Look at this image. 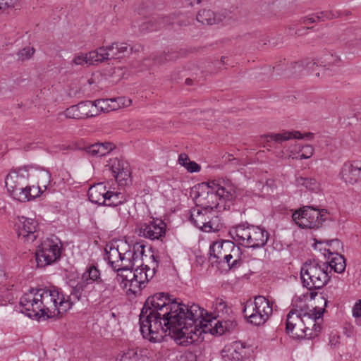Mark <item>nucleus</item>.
<instances>
[{
	"instance_id": "4468645a",
	"label": "nucleus",
	"mask_w": 361,
	"mask_h": 361,
	"mask_svg": "<svg viewBox=\"0 0 361 361\" xmlns=\"http://www.w3.org/2000/svg\"><path fill=\"white\" fill-rule=\"evenodd\" d=\"M41 305L38 288L30 289L27 293H24L20 299L22 313L32 319L42 318Z\"/></svg>"
},
{
	"instance_id": "f8f14e48",
	"label": "nucleus",
	"mask_w": 361,
	"mask_h": 361,
	"mask_svg": "<svg viewBox=\"0 0 361 361\" xmlns=\"http://www.w3.org/2000/svg\"><path fill=\"white\" fill-rule=\"evenodd\" d=\"M216 212L197 207L190 210L189 220L196 227L204 232L219 231L222 224Z\"/></svg>"
},
{
	"instance_id": "c9c22d12",
	"label": "nucleus",
	"mask_w": 361,
	"mask_h": 361,
	"mask_svg": "<svg viewBox=\"0 0 361 361\" xmlns=\"http://www.w3.org/2000/svg\"><path fill=\"white\" fill-rule=\"evenodd\" d=\"M212 307L216 317H222L228 313V306L226 302L221 298H216L213 302Z\"/></svg>"
},
{
	"instance_id": "13d9d810",
	"label": "nucleus",
	"mask_w": 361,
	"mask_h": 361,
	"mask_svg": "<svg viewBox=\"0 0 361 361\" xmlns=\"http://www.w3.org/2000/svg\"><path fill=\"white\" fill-rule=\"evenodd\" d=\"M307 137H312V133H308L305 135Z\"/></svg>"
},
{
	"instance_id": "6ab92c4d",
	"label": "nucleus",
	"mask_w": 361,
	"mask_h": 361,
	"mask_svg": "<svg viewBox=\"0 0 361 361\" xmlns=\"http://www.w3.org/2000/svg\"><path fill=\"white\" fill-rule=\"evenodd\" d=\"M100 272L94 266H90L82 276V281L74 288L72 295L76 300H79L82 291L91 282L96 281L99 279Z\"/></svg>"
},
{
	"instance_id": "864d4df0",
	"label": "nucleus",
	"mask_w": 361,
	"mask_h": 361,
	"mask_svg": "<svg viewBox=\"0 0 361 361\" xmlns=\"http://www.w3.org/2000/svg\"><path fill=\"white\" fill-rule=\"evenodd\" d=\"M115 290V286L112 284H106V289L104 290L105 292L107 290L109 293H112Z\"/></svg>"
},
{
	"instance_id": "423d86ee",
	"label": "nucleus",
	"mask_w": 361,
	"mask_h": 361,
	"mask_svg": "<svg viewBox=\"0 0 361 361\" xmlns=\"http://www.w3.org/2000/svg\"><path fill=\"white\" fill-rule=\"evenodd\" d=\"M229 233L238 244L253 249L264 247L269 239V233L265 229L247 224L233 227Z\"/></svg>"
},
{
	"instance_id": "3c124183",
	"label": "nucleus",
	"mask_w": 361,
	"mask_h": 361,
	"mask_svg": "<svg viewBox=\"0 0 361 361\" xmlns=\"http://www.w3.org/2000/svg\"><path fill=\"white\" fill-rule=\"evenodd\" d=\"M202 0H183V4L186 6H193L196 4H199Z\"/></svg>"
},
{
	"instance_id": "7ed1b4c3",
	"label": "nucleus",
	"mask_w": 361,
	"mask_h": 361,
	"mask_svg": "<svg viewBox=\"0 0 361 361\" xmlns=\"http://www.w3.org/2000/svg\"><path fill=\"white\" fill-rule=\"evenodd\" d=\"M324 255L329 262H319L316 259L307 261L302 267L300 277L302 284L309 290L319 289L330 280L328 269L337 273L345 271L346 264L344 257L337 252L325 249Z\"/></svg>"
},
{
	"instance_id": "8fccbe9b",
	"label": "nucleus",
	"mask_w": 361,
	"mask_h": 361,
	"mask_svg": "<svg viewBox=\"0 0 361 361\" xmlns=\"http://www.w3.org/2000/svg\"><path fill=\"white\" fill-rule=\"evenodd\" d=\"M317 14H312L311 16H305L302 18V23L304 24H310L317 22Z\"/></svg>"
},
{
	"instance_id": "603ef678",
	"label": "nucleus",
	"mask_w": 361,
	"mask_h": 361,
	"mask_svg": "<svg viewBox=\"0 0 361 361\" xmlns=\"http://www.w3.org/2000/svg\"><path fill=\"white\" fill-rule=\"evenodd\" d=\"M327 244L329 246H331L332 245H335L336 247H340L341 246V242L338 239H333V240H329L327 242Z\"/></svg>"
},
{
	"instance_id": "a211bd4d",
	"label": "nucleus",
	"mask_w": 361,
	"mask_h": 361,
	"mask_svg": "<svg viewBox=\"0 0 361 361\" xmlns=\"http://www.w3.org/2000/svg\"><path fill=\"white\" fill-rule=\"evenodd\" d=\"M339 175L341 179L347 185H353L361 181V160L345 162Z\"/></svg>"
},
{
	"instance_id": "de8ad7c7",
	"label": "nucleus",
	"mask_w": 361,
	"mask_h": 361,
	"mask_svg": "<svg viewBox=\"0 0 361 361\" xmlns=\"http://www.w3.org/2000/svg\"><path fill=\"white\" fill-rule=\"evenodd\" d=\"M336 16L331 11H323L317 14L318 21H324L335 18Z\"/></svg>"
},
{
	"instance_id": "1a4fd4ad",
	"label": "nucleus",
	"mask_w": 361,
	"mask_h": 361,
	"mask_svg": "<svg viewBox=\"0 0 361 361\" xmlns=\"http://www.w3.org/2000/svg\"><path fill=\"white\" fill-rule=\"evenodd\" d=\"M272 312V303L262 295L256 296L254 301H247L243 308V314L247 322L255 326L265 324Z\"/></svg>"
},
{
	"instance_id": "6e6552de",
	"label": "nucleus",
	"mask_w": 361,
	"mask_h": 361,
	"mask_svg": "<svg viewBox=\"0 0 361 361\" xmlns=\"http://www.w3.org/2000/svg\"><path fill=\"white\" fill-rule=\"evenodd\" d=\"M324 310L319 309L313 313L306 312L302 308H293L289 311L286 320V332L295 339H303L305 325L315 326V320L322 318Z\"/></svg>"
},
{
	"instance_id": "09e8293b",
	"label": "nucleus",
	"mask_w": 361,
	"mask_h": 361,
	"mask_svg": "<svg viewBox=\"0 0 361 361\" xmlns=\"http://www.w3.org/2000/svg\"><path fill=\"white\" fill-rule=\"evenodd\" d=\"M353 316L356 318L361 317V300H359L353 307Z\"/></svg>"
},
{
	"instance_id": "49530a36",
	"label": "nucleus",
	"mask_w": 361,
	"mask_h": 361,
	"mask_svg": "<svg viewBox=\"0 0 361 361\" xmlns=\"http://www.w3.org/2000/svg\"><path fill=\"white\" fill-rule=\"evenodd\" d=\"M116 102L118 105V109L121 108L128 107L132 104V100L130 98L125 97L116 98Z\"/></svg>"
},
{
	"instance_id": "6e6d98bb",
	"label": "nucleus",
	"mask_w": 361,
	"mask_h": 361,
	"mask_svg": "<svg viewBox=\"0 0 361 361\" xmlns=\"http://www.w3.org/2000/svg\"><path fill=\"white\" fill-rule=\"evenodd\" d=\"M315 64H317V63L314 61V62L307 63L306 66L307 68H311L312 66H314Z\"/></svg>"
},
{
	"instance_id": "2eb2a0df",
	"label": "nucleus",
	"mask_w": 361,
	"mask_h": 361,
	"mask_svg": "<svg viewBox=\"0 0 361 361\" xmlns=\"http://www.w3.org/2000/svg\"><path fill=\"white\" fill-rule=\"evenodd\" d=\"M138 235L152 240H161L164 237L166 225L159 219H153L148 222H141L137 225Z\"/></svg>"
},
{
	"instance_id": "cd10ccee",
	"label": "nucleus",
	"mask_w": 361,
	"mask_h": 361,
	"mask_svg": "<svg viewBox=\"0 0 361 361\" xmlns=\"http://www.w3.org/2000/svg\"><path fill=\"white\" fill-rule=\"evenodd\" d=\"M321 66H323L326 69L335 70L336 68L341 66L342 61L336 54L331 52L325 53L321 58Z\"/></svg>"
},
{
	"instance_id": "72a5a7b5",
	"label": "nucleus",
	"mask_w": 361,
	"mask_h": 361,
	"mask_svg": "<svg viewBox=\"0 0 361 361\" xmlns=\"http://www.w3.org/2000/svg\"><path fill=\"white\" fill-rule=\"evenodd\" d=\"M126 201L124 195L121 192H114L108 190L106 195V206L116 207L123 204Z\"/></svg>"
},
{
	"instance_id": "a19ab883",
	"label": "nucleus",
	"mask_w": 361,
	"mask_h": 361,
	"mask_svg": "<svg viewBox=\"0 0 361 361\" xmlns=\"http://www.w3.org/2000/svg\"><path fill=\"white\" fill-rule=\"evenodd\" d=\"M35 52V49L33 47H26L19 50L17 53V57L18 61H24L28 60L32 57Z\"/></svg>"
},
{
	"instance_id": "412c9836",
	"label": "nucleus",
	"mask_w": 361,
	"mask_h": 361,
	"mask_svg": "<svg viewBox=\"0 0 361 361\" xmlns=\"http://www.w3.org/2000/svg\"><path fill=\"white\" fill-rule=\"evenodd\" d=\"M226 245L228 248H231V252L229 254L224 253L223 255H218L217 260L220 262L223 260L230 268L238 267L241 264L240 247L235 246L233 243L228 241L226 242Z\"/></svg>"
},
{
	"instance_id": "5fc2aeb1",
	"label": "nucleus",
	"mask_w": 361,
	"mask_h": 361,
	"mask_svg": "<svg viewBox=\"0 0 361 361\" xmlns=\"http://www.w3.org/2000/svg\"><path fill=\"white\" fill-rule=\"evenodd\" d=\"M36 188V190H31V193H32V194L37 193V196H38V195H39V192H42V190H39L38 189V186H37V188Z\"/></svg>"
},
{
	"instance_id": "79ce46f5",
	"label": "nucleus",
	"mask_w": 361,
	"mask_h": 361,
	"mask_svg": "<svg viewBox=\"0 0 361 361\" xmlns=\"http://www.w3.org/2000/svg\"><path fill=\"white\" fill-rule=\"evenodd\" d=\"M224 246H227L226 245V242L222 243H214L212 247H210V255L214 258L217 259L218 255H223L224 253H226Z\"/></svg>"
},
{
	"instance_id": "4be33fe9",
	"label": "nucleus",
	"mask_w": 361,
	"mask_h": 361,
	"mask_svg": "<svg viewBox=\"0 0 361 361\" xmlns=\"http://www.w3.org/2000/svg\"><path fill=\"white\" fill-rule=\"evenodd\" d=\"M226 16V11L216 13L211 10L203 9L198 12L197 20L202 25H214L223 21Z\"/></svg>"
},
{
	"instance_id": "dca6fc26",
	"label": "nucleus",
	"mask_w": 361,
	"mask_h": 361,
	"mask_svg": "<svg viewBox=\"0 0 361 361\" xmlns=\"http://www.w3.org/2000/svg\"><path fill=\"white\" fill-rule=\"evenodd\" d=\"M128 51V45L126 43H113L107 47H101L97 50L92 51L90 58H97L98 63L105 61L119 59Z\"/></svg>"
},
{
	"instance_id": "39448f33",
	"label": "nucleus",
	"mask_w": 361,
	"mask_h": 361,
	"mask_svg": "<svg viewBox=\"0 0 361 361\" xmlns=\"http://www.w3.org/2000/svg\"><path fill=\"white\" fill-rule=\"evenodd\" d=\"M152 262L151 267L137 264L134 271H127L126 274H117L116 280L126 292L136 294L145 287L146 283L152 279L158 267V259L154 255H151Z\"/></svg>"
},
{
	"instance_id": "bf43d9fd",
	"label": "nucleus",
	"mask_w": 361,
	"mask_h": 361,
	"mask_svg": "<svg viewBox=\"0 0 361 361\" xmlns=\"http://www.w3.org/2000/svg\"><path fill=\"white\" fill-rule=\"evenodd\" d=\"M326 302H327V300L325 299V300H324V304H325V306L326 305Z\"/></svg>"
},
{
	"instance_id": "473e14b6",
	"label": "nucleus",
	"mask_w": 361,
	"mask_h": 361,
	"mask_svg": "<svg viewBox=\"0 0 361 361\" xmlns=\"http://www.w3.org/2000/svg\"><path fill=\"white\" fill-rule=\"evenodd\" d=\"M296 184L313 192H316L319 189V182L312 178L298 177L296 178Z\"/></svg>"
},
{
	"instance_id": "58836bf2",
	"label": "nucleus",
	"mask_w": 361,
	"mask_h": 361,
	"mask_svg": "<svg viewBox=\"0 0 361 361\" xmlns=\"http://www.w3.org/2000/svg\"><path fill=\"white\" fill-rule=\"evenodd\" d=\"M320 330L321 326L318 323H317V320H315V326L305 325V329L303 331L304 334H305V336L303 337V338H314V337L317 336Z\"/></svg>"
},
{
	"instance_id": "0eeeda50",
	"label": "nucleus",
	"mask_w": 361,
	"mask_h": 361,
	"mask_svg": "<svg viewBox=\"0 0 361 361\" xmlns=\"http://www.w3.org/2000/svg\"><path fill=\"white\" fill-rule=\"evenodd\" d=\"M28 171L26 166L11 171L5 178L8 192L15 200L25 202L37 197V193L32 194L31 190H36L35 186H28L27 179Z\"/></svg>"
},
{
	"instance_id": "4c0bfd02",
	"label": "nucleus",
	"mask_w": 361,
	"mask_h": 361,
	"mask_svg": "<svg viewBox=\"0 0 361 361\" xmlns=\"http://www.w3.org/2000/svg\"><path fill=\"white\" fill-rule=\"evenodd\" d=\"M92 51L86 54H80L74 57L73 60V63L75 65H83L84 63H89L90 65L94 64L95 63H98L97 58H93L92 59L90 58V54Z\"/></svg>"
},
{
	"instance_id": "f03ea898",
	"label": "nucleus",
	"mask_w": 361,
	"mask_h": 361,
	"mask_svg": "<svg viewBox=\"0 0 361 361\" xmlns=\"http://www.w3.org/2000/svg\"><path fill=\"white\" fill-rule=\"evenodd\" d=\"M192 192L197 207L220 212L233 205L236 187L229 180H214L198 184Z\"/></svg>"
},
{
	"instance_id": "37998d69",
	"label": "nucleus",
	"mask_w": 361,
	"mask_h": 361,
	"mask_svg": "<svg viewBox=\"0 0 361 361\" xmlns=\"http://www.w3.org/2000/svg\"><path fill=\"white\" fill-rule=\"evenodd\" d=\"M178 57V54L176 51L169 52L168 54H164L154 59V62L158 64H163L166 61H170L175 60Z\"/></svg>"
},
{
	"instance_id": "f704fd0d",
	"label": "nucleus",
	"mask_w": 361,
	"mask_h": 361,
	"mask_svg": "<svg viewBox=\"0 0 361 361\" xmlns=\"http://www.w3.org/2000/svg\"><path fill=\"white\" fill-rule=\"evenodd\" d=\"M38 178V189L42 190V188L46 190L51 180V176L49 171L42 169L37 174Z\"/></svg>"
},
{
	"instance_id": "f3484780",
	"label": "nucleus",
	"mask_w": 361,
	"mask_h": 361,
	"mask_svg": "<svg viewBox=\"0 0 361 361\" xmlns=\"http://www.w3.org/2000/svg\"><path fill=\"white\" fill-rule=\"evenodd\" d=\"M98 115L99 111L94 106V102L88 100L73 105L64 111V116L66 118L73 119H85Z\"/></svg>"
},
{
	"instance_id": "aec40b11",
	"label": "nucleus",
	"mask_w": 361,
	"mask_h": 361,
	"mask_svg": "<svg viewBox=\"0 0 361 361\" xmlns=\"http://www.w3.org/2000/svg\"><path fill=\"white\" fill-rule=\"evenodd\" d=\"M174 18L172 16L164 17L153 16L149 19H146L139 25V29L141 32L154 31L161 28L167 24H173Z\"/></svg>"
},
{
	"instance_id": "c756f323",
	"label": "nucleus",
	"mask_w": 361,
	"mask_h": 361,
	"mask_svg": "<svg viewBox=\"0 0 361 361\" xmlns=\"http://www.w3.org/2000/svg\"><path fill=\"white\" fill-rule=\"evenodd\" d=\"M270 140L274 141L277 143H281L291 139H302L304 136L299 131H283L281 133L271 134L269 135Z\"/></svg>"
},
{
	"instance_id": "bb28decb",
	"label": "nucleus",
	"mask_w": 361,
	"mask_h": 361,
	"mask_svg": "<svg viewBox=\"0 0 361 361\" xmlns=\"http://www.w3.org/2000/svg\"><path fill=\"white\" fill-rule=\"evenodd\" d=\"M94 106L98 110L99 114L101 113H108L118 109V105L116 104V98L99 99L94 101Z\"/></svg>"
},
{
	"instance_id": "2f4dec72",
	"label": "nucleus",
	"mask_w": 361,
	"mask_h": 361,
	"mask_svg": "<svg viewBox=\"0 0 361 361\" xmlns=\"http://www.w3.org/2000/svg\"><path fill=\"white\" fill-rule=\"evenodd\" d=\"M178 163L184 166L190 173L199 172L201 169V166L196 162L191 161L185 153H182L179 155Z\"/></svg>"
},
{
	"instance_id": "c85d7f7f",
	"label": "nucleus",
	"mask_w": 361,
	"mask_h": 361,
	"mask_svg": "<svg viewBox=\"0 0 361 361\" xmlns=\"http://www.w3.org/2000/svg\"><path fill=\"white\" fill-rule=\"evenodd\" d=\"M133 269V254H131L130 249L125 252H121V262L117 274H126Z\"/></svg>"
},
{
	"instance_id": "4d7b16f0",
	"label": "nucleus",
	"mask_w": 361,
	"mask_h": 361,
	"mask_svg": "<svg viewBox=\"0 0 361 361\" xmlns=\"http://www.w3.org/2000/svg\"><path fill=\"white\" fill-rule=\"evenodd\" d=\"M191 81L192 80L190 78H187L186 80H185V82H186V84L190 85Z\"/></svg>"
},
{
	"instance_id": "9d476101",
	"label": "nucleus",
	"mask_w": 361,
	"mask_h": 361,
	"mask_svg": "<svg viewBox=\"0 0 361 361\" xmlns=\"http://www.w3.org/2000/svg\"><path fill=\"white\" fill-rule=\"evenodd\" d=\"M62 244L55 236L47 238L42 240L35 252L38 267H45L56 262L61 257Z\"/></svg>"
},
{
	"instance_id": "f257e3e1",
	"label": "nucleus",
	"mask_w": 361,
	"mask_h": 361,
	"mask_svg": "<svg viewBox=\"0 0 361 361\" xmlns=\"http://www.w3.org/2000/svg\"><path fill=\"white\" fill-rule=\"evenodd\" d=\"M203 310L199 305H186L169 294L157 293L148 297L140 314V332L151 342H161L170 336L177 343L188 345L197 341L202 333L212 331L220 335L224 333L222 322L205 321Z\"/></svg>"
},
{
	"instance_id": "ea45409f",
	"label": "nucleus",
	"mask_w": 361,
	"mask_h": 361,
	"mask_svg": "<svg viewBox=\"0 0 361 361\" xmlns=\"http://www.w3.org/2000/svg\"><path fill=\"white\" fill-rule=\"evenodd\" d=\"M145 246L141 245H135L133 249H130L131 254H133V267L142 259Z\"/></svg>"
},
{
	"instance_id": "a18cd8bd",
	"label": "nucleus",
	"mask_w": 361,
	"mask_h": 361,
	"mask_svg": "<svg viewBox=\"0 0 361 361\" xmlns=\"http://www.w3.org/2000/svg\"><path fill=\"white\" fill-rule=\"evenodd\" d=\"M18 0H0L1 11L4 12L9 8L15 7Z\"/></svg>"
},
{
	"instance_id": "9b49d317",
	"label": "nucleus",
	"mask_w": 361,
	"mask_h": 361,
	"mask_svg": "<svg viewBox=\"0 0 361 361\" xmlns=\"http://www.w3.org/2000/svg\"><path fill=\"white\" fill-rule=\"evenodd\" d=\"M327 211L319 209L312 206H304L295 211L293 220L302 228L317 229L322 226L326 219Z\"/></svg>"
},
{
	"instance_id": "20e7f679",
	"label": "nucleus",
	"mask_w": 361,
	"mask_h": 361,
	"mask_svg": "<svg viewBox=\"0 0 361 361\" xmlns=\"http://www.w3.org/2000/svg\"><path fill=\"white\" fill-rule=\"evenodd\" d=\"M38 290L43 319L52 318L66 312L76 300L72 294L63 295L54 286L39 288Z\"/></svg>"
},
{
	"instance_id": "5701e85b",
	"label": "nucleus",
	"mask_w": 361,
	"mask_h": 361,
	"mask_svg": "<svg viewBox=\"0 0 361 361\" xmlns=\"http://www.w3.org/2000/svg\"><path fill=\"white\" fill-rule=\"evenodd\" d=\"M108 190L104 183H98L91 186L88 190L89 200L99 205H104L106 202Z\"/></svg>"
},
{
	"instance_id": "c03bdc74",
	"label": "nucleus",
	"mask_w": 361,
	"mask_h": 361,
	"mask_svg": "<svg viewBox=\"0 0 361 361\" xmlns=\"http://www.w3.org/2000/svg\"><path fill=\"white\" fill-rule=\"evenodd\" d=\"M314 153V148L312 145H306L302 147L300 152V159H306L310 158Z\"/></svg>"
},
{
	"instance_id": "b1692460",
	"label": "nucleus",
	"mask_w": 361,
	"mask_h": 361,
	"mask_svg": "<svg viewBox=\"0 0 361 361\" xmlns=\"http://www.w3.org/2000/svg\"><path fill=\"white\" fill-rule=\"evenodd\" d=\"M238 344L229 345L221 350V356L224 361H243V355Z\"/></svg>"
},
{
	"instance_id": "e433bc0d",
	"label": "nucleus",
	"mask_w": 361,
	"mask_h": 361,
	"mask_svg": "<svg viewBox=\"0 0 361 361\" xmlns=\"http://www.w3.org/2000/svg\"><path fill=\"white\" fill-rule=\"evenodd\" d=\"M119 361H143L142 356L135 349H129L123 352Z\"/></svg>"
},
{
	"instance_id": "7c9ffc66",
	"label": "nucleus",
	"mask_w": 361,
	"mask_h": 361,
	"mask_svg": "<svg viewBox=\"0 0 361 361\" xmlns=\"http://www.w3.org/2000/svg\"><path fill=\"white\" fill-rule=\"evenodd\" d=\"M111 170L116 180H123L128 175V170L124 168L123 164L117 159L113 161Z\"/></svg>"
},
{
	"instance_id": "a878e982",
	"label": "nucleus",
	"mask_w": 361,
	"mask_h": 361,
	"mask_svg": "<svg viewBox=\"0 0 361 361\" xmlns=\"http://www.w3.org/2000/svg\"><path fill=\"white\" fill-rule=\"evenodd\" d=\"M121 252L118 247H110L109 250H106L104 259L112 269L118 273L121 262Z\"/></svg>"
},
{
	"instance_id": "ddd939ff",
	"label": "nucleus",
	"mask_w": 361,
	"mask_h": 361,
	"mask_svg": "<svg viewBox=\"0 0 361 361\" xmlns=\"http://www.w3.org/2000/svg\"><path fill=\"white\" fill-rule=\"evenodd\" d=\"M14 227L18 239L25 243H32L39 237V224L34 219L18 217Z\"/></svg>"
},
{
	"instance_id": "393cba45",
	"label": "nucleus",
	"mask_w": 361,
	"mask_h": 361,
	"mask_svg": "<svg viewBox=\"0 0 361 361\" xmlns=\"http://www.w3.org/2000/svg\"><path fill=\"white\" fill-rule=\"evenodd\" d=\"M113 148V144L110 142L95 143L88 146L86 152L93 157H103L109 154Z\"/></svg>"
}]
</instances>
